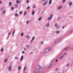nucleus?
I'll return each instance as SVG.
<instances>
[{"label": "nucleus", "instance_id": "obj_1", "mask_svg": "<svg viewBox=\"0 0 73 73\" xmlns=\"http://www.w3.org/2000/svg\"><path fill=\"white\" fill-rule=\"evenodd\" d=\"M62 39L61 38H59L57 40H56V41L55 42V44H57V43H58L60 41H61Z\"/></svg>", "mask_w": 73, "mask_h": 73}, {"label": "nucleus", "instance_id": "obj_2", "mask_svg": "<svg viewBox=\"0 0 73 73\" xmlns=\"http://www.w3.org/2000/svg\"><path fill=\"white\" fill-rule=\"evenodd\" d=\"M50 50V47H47V48L45 50L44 53H48V51Z\"/></svg>", "mask_w": 73, "mask_h": 73}, {"label": "nucleus", "instance_id": "obj_3", "mask_svg": "<svg viewBox=\"0 0 73 73\" xmlns=\"http://www.w3.org/2000/svg\"><path fill=\"white\" fill-rule=\"evenodd\" d=\"M36 69H40L41 66H40L37 65L36 66Z\"/></svg>", "mask_w": 73, "mask_h": 73}, {"label": "nucleus", "instance_id": "obj_4", "mask_svg": "<svg viewBox=\"0 0 73 73\" xmlns=\"http://www.w3.org/2000/svg\"><path fill=\"white\" fill-rule=\"evenodd\" d=\"M12 70V65H10L8 68V70L9 71H11Z\"/></svg>", "mask_w": 73, "mask_h": 73}, {"label": "nucleus", "instance_id": "obj_5", "mask_svg": "<svg viewBox=\"0 0 73 73\" xmlns=\"http://www.w3.org/2000/svg\"><path fill=\"white\" fill-rule=\"evenodd\" d=\"M50 17L48 18V20H50L51 19H52V17H53V15H50Z\"/></svg>", "mask_w": 73, "mask_h": 73}, {"label": "nucleus", "instance_id": "obj_6", "mask_svg": "<svg viewBox=\"0 0 73 73\" xmlns=\"http://www.w3.org/2000/svg\"><path fill=\"white\" fill-rule=\"evenodd\" d=\"M64 56V55H62L59 58V60H61L63 57Z\"/></svg>", "mask_w": 73, "mask_h": 73}, {"label": "nucleus", "instance_id": "obj_7", "mask_svg": "<svg viewBox=\"0 0 73 73\" xmlns=\"http://www.w3.org/2000/svg\"><path fill=\"white\" fill-rule=\"evenodd\" d=\"M69 47H66L64 49V50H68V49H69Z\"/></svg>", "mask_w": 73, "mask_h": 73}, {"label": "nucleus", "instance_id": "obj_8", "mask_svg": "<svg viewBox=\"0 0 73 73\" xmlns=\"http://www.w3.org/2000/svg\"><path fill=\"white\" fill-rule=\"evenodd\" d=\"M23 57H24V56H22L20 59L21 61H23Z\"/></svg>", "mask_w": 73, "mask_h": 73}, {"label": "nucleus", "instance_id": "obj_9", "mask_svg": "<svg viewBox=\"0 0 73 73\" xmlns=\"http://www.w3.org/2000/svg\"><path fill=\"white\" fill-rule=\"evenodd\" d=\"M68 4L69 6H71V5H72V3L71 2H69Z\"/></svg>", "mask_w": 73, "mask_h": 73}, {"label": "nucleus", "instance_id": "obj_10", "mask_svg": "<svg viewBox=\"0 0 73 73\" xmlns=\"http://www.w3.org/2000/svg\"><path fill=\"white\" fill-rule=\"evenodd\" d=\"M62 8V6H60L58 7L57 9H60Z\"/></svg>", "mask_w": 73, "mask_h": 73}, {"label": "nucleus", "instance_id": "obj_11", "mask_svg": "<svg viewBox=\"0 0 73 73\" xmlns=\"http://www.w3.org/2000/svg\"><path fill=\"white\" fill-rule=\"evenodd\" d=\"M46 26V27H49V23H47Z\"/></svg>", "mask_w": 73, "mask_h": 73}, {"label": "nucleus", "instance_id": "obj_12", "mask_svg": "<svg viewBox=\"0 0 73 73\" xmlns=\"http://www.w3.org/2000/svg\"><path fill=\"white\" fill-rule=\"evenodd\" d=\"M9 7H11V6L12 5V3L11 2H9Z\"/></svg>", "mask_w": 73, "mask_h": 73}, {"label": "nucleus", "instance_id": "obj_13", "mask_svg": "<svg viewBox=\"0 0 73 73\" xmlns=\"http://www.w3.org/2000/svg\"><path fill=\"white\" fill-rule=\"evenodd\" d=\"M20 1L18 0H17L16 1V3L17 4H19V3H20Z\"/></svg>", "mask_w": 73, "mask_h": 73}, {"label": "nucleus", "instance_id": "obj_14", "mask_svg": "<svg viewBox=\"0 0 73 73\" xmlns=\"http://www.w3.org/2000/svg\"><path fill=\"white\" fill-rule=\"evenodd\" d=\"M51 67H52V65H51V64H50L48 66V68H50Z\"/></svg>", "mask_w": 73, "mask_h": 73}, {"label": "nucleus", "instance_id": "obj_15", "mask_svg": "<svg viewBox=\"0 0 73 73\" xmlns=\"http://www.w3.org/2000/svg\"><path fill=\"white\" fill-rule=\"evenodd\" d=\"M55 27H56V28H57V27H58V24L55 23L54 25Z\"/></svg>", "mask_w": 73, "mask_h": 73}, {"label": "nucleus", "instance_id": "obj_16", "mask_svg": "<svg viewBox=\"0 0 73 73\" xmlns=\"http://www.w3.org/2000/svg\"><path fill=\"white\" fill-rule=\"evenodd\" d=\"M34 39H35V37H33L31 40V42H32V41Z\"/></svg>", "mask_w": 73, "mask_h": 73}, {"label": "nucleus", "instance_id": "obj_17", "mask_svg": "<svg viewBox=\"0 0 73 73\" xmlns=\"http://www.w3.org/2000/svg\"><path fill=\"white\" fill-rule=\"evenodd\" d=\"M5 13V11H3L2 12V14H3V15H4Z\"/></svg>", "mask_w": 73, "mask_h": 73}, {"label": "nucleus", "instance_id": "obj_18", "mask_svg": "<svg viewBox=\"0 0 73 73\" xmlns=\"http://www.w3.org/2000/svg\"><path fill=\"white\" fill-rule=\"evenodd\" d=\"M7 58L5 59L4 60L5 62H7Z\"/></svg>", "mask_w": 73, "mask_h": 73}, {"label": "nucleus", "instance_id": "obj_19", "mask_svg": "<svg viewBox=\"0 0 73 73\" xmlns=\"http://www.w3.org/2000/svg\"><path fill=\"white\" fill-rule=\"evenodd\" d=\"M41 17H40V18H39V19H38V21H40L41 20Z\"/></svg>", "mask_w": 73, "mask_h": 73}, {"label": "nucleus", "instance_id": "obj_20", "mask_svg": "<svg viewBox=\"0 0 73 73\" xmlns=\"http://www.w3.org/2000/svg\"><path fill=\"white\" fill-rule=\"evenodd\" d=\"M25 69H26V66H25V68H24V69L23 70V72H25Z\"/></svg>", "mask_w": 73, "mask_h": 73}, {"label": "nucleus", "instance_id": "obj_21", "mask_svg": "<svg viewBox=\"0 0 73 73\" xmlns=\"http://www.w3.org/2000/svg\"><path fill=\"white\" fill-rule=\"evenodd\" d=\"M38 73H42L41 71H39L38 72Z\"/></svg>", "mask_w": 73, "mask_h": 73}, {"label": "nucleus", "instance_id": "obj_22", "mask_svg": "<svg viewBox=\"0 0 73 73\" xmlns=\"http://www.w3.org/2000/svg\"><path fill=\"white\" fill-rule=\"evenodd\" d=\"M15 17H17V16H18V14L17 13L15 14Z\"/></svg>", "mask_w": 73, "mask_h": 73}, {"label": "nucleus", "instance_id": "obj_23", "mask_svg": "<svg viewBox=\"0 0 73 73\" xmlns=\"http://www.w3.org/2000/svg\"><path fill=\"white\" fill-rule=\"evenodd\" d=\"M52 0H50L49 2V4H51V3H52Z\"/></svg>", "mask_w": 73, "mask_h": 73}, {"label": "nucleus", "instance_id": "obj_24", "mask_svg": "<svg viewBox=\"0 0 73 73\" xmlns=\"http://www.w3.org/2000/svg\"><path fill=\"white\" fill-rule=\"evenodd\" d=\"M46 4V2H44L43 4V5H45Z\"/></svg>", "mask_w": 73, "mask_h": 73}, {"label": "nucleus", "instance_id": "obj_25", "mask_svg": "<svg viewBox=\"0 0 73 73\" xmlns=\"http://www.w3.org/2000/svg\"><path fill=\"white\" fill-rule=\"evenodd\" d=\"M18 70H20V69H21V67H19L18 68Z\"/></svg>", "mask_w": 73, "mask_h": 73}, {"label": "nucleus", "instance_id": "obj_26", "mask_svg": "<svg viewBox=\"0 0 73 73\" xmlns=\"http://www.w3.org/2000/svg\"><path fill=\"white\" fill-rule=\"evenodd\" d=\"M69 63H68L67 64V65L66 66V67H67V68H68V66H69Z\"/></svg>", "mask_w": 73, "mask_h": 73}, {"label": "nucleus", "instance_id": "obj_27", "mask_svg": "<svg viewBox=\"0 0 73 73\" xmlns=\"http://www.w3.org/2000/svg\"><path fill=\"white\" fill-rule=\"evenodd\" d=\"M32 15H33L35 13H34V11H32Z\"/></svg>", "mask_w": 73, "mask_h": 73}, {"label": "nucleus", "instance_id": "obj_28", "mask_svg": "<svg viewBox=\"0 0 73 73\" xmlns=\"http://www.w3.org/2000/svg\"><path fill=\"white\" fill-rule=\"evenodd\" d=\"M60 33V31H56V33Z\"/></svg>", "mask_w": 73, "mask_h": 73}, {"label": "nucleus", "instance_id": "obj_29", "mask_svg": "<svg viewBox=\"0 0 73 73\" xmlns=\"http://www.w3.org/2000/svg\"><path fill=\"white\" fill-rule=\"evenodd\" d=\"M29 8H30V7L29 6L27 8V10H28V9H29Z\"/></svg>", "mask_w": 73, "mask_h": 73}, {"label": "nucleus", "instance_id": "obj_30", "mask_svg": "<svg viewBox=\"0 0 73 73\" xmlns=\"http://www.w3.org/2000/svg\"><path fill=\"white\" fill-rule=\"evenodd\" d=\"M22 13H23V12H22V11H20L19 13H20V15H21V14H22Z\"/></svg>", "mask_w": 73, "mask_h": 73}, {"label": "nucleus", "instance_id": "obj_31", "mask_svg": "<svg viewBox=\"0 0 73 73\" xmlns=\"http://www.w3.org/2000/svg\"><path fill=\"white\" fill-rule=\"evenodd\" d=\"M11 32H9L8 33V35H10V34H11Z\"/></svg>", "mask_w": 73, "mask_h": 73}, {"label": "nucleus", "instance_id": "obj_32", "mask_svg": "<svg viewBox=\"0 0 73 73\" xmlns=\"http://www.w3.org/2000/svg\"><path fill=\"white\" fill-rule=\"evenodd\" d=\"M15 60H17L18 58L17 57H15Z\"/></svg>", "mask_w": 73, "mask_h": 73}, {"label": "nucleus", "instance_id": "obj_33", "mask_svg": "<svg viewBox=\"0 0 73 73\" xmlns=\"http://www.w3.org/2000/svg\"><path fill=\"white\" fill-rule=\"evenodd\" d=\"M13 9H14V8H13V7H12L11 8V10H13Z\"/></svg>", "mask_w": 73, "mask_h": 73}, {"label": "nucleus", "instance_id": "obj_34", "mask_svg": "<svg viewBox=\"0 0 73 73\" xmlns=\"http://www.w3.org/2000/svg\"><path fill=\"white\" fill-rule=\"evenodd\" d=\"M26 13H27L26 11H25V13H24V16H25V14H26Z\"/></svg>", "mask_w": 73, "mask_h": 73}, {"label": "nucleus", "instance_id": "obj_35", "mask_svg": "<svg viewBox=\"0 0 73 73\" xmlns=\"http://www.w3.org/2000/svg\"><path fill=\"white\" fill-rule=\"evenodd\" d=\"M58 61V59H56V60H55V62H57V61Z\"/></svg>", "mask_w": 73, "mask_h": 73}, {"label": "nucleus", "instance_id": "obj_36", "mask_svg": "<svg viewBox=\"0 0 73 73\" xmlns=\"http://www.w3.org/2000/svg\"><path fill=\"white\" fill-rule=\"evenodd\" d=\"M64 56H66V53L65 52L64 53Z\"/></svg>", "mask_w": 73, "mask_h": 73}, {"label": "nucleus", "instance_id": "obj_37", "mask_svg": "<svg viewBox=\"0 0 73 73\" xmlns=\"http://www.w3.org/2000/svg\"><path fill=\"white\" fill-rule=\"evenodd\" d=\"M65 1H66V0H62V1H63V3H64V2H65Z\"/></svg>", "mask_w": 73, "mask_h": 73}, {"label": "nucleus", "instance_id": "obj_38", "mask_svg": "<svg viewBox=\"0 0 73 73\" xmlns=\"http://www.w3.org/2000/svg\"><path fill=\"white\" fill-rule=\"evenodd\" d=\"M23 33H21V36H23Z\"/></svg>", "mask_w": 73, "mask_h": 73}, {"label": "nucleus", "instance_id": "obj_39", "mask_svg": "<svg viewBox=\"0 0 73 73\" xmlns=\"http://www.w3.org/2000/svg\"><path fill=\"white\" fill-rule=\"evenodd\" d=\"M72 33V31H70L68 33Z\"/></svg>", "mask_w": 73, "mask_h": 73}, {"label": "nucleus", "instance_id": "obj_40", "mask_svg": "<svg viewBox=\"0 0 73 73\" xmlns=\"http://www.w3.org/2000/svg\"><path fill=\"white\" fill-rule=\"evenodd\" d=\"M27 3L28 4V3H29V1L28 0L27 1Z\"/></svg>", "mask_w": 73, "mask_h": 73}, {"label": "nucleus", "instance_id": "obj_41", "mask_svg": "<svg viewBox=\"0 0 73 73\" xmlns=\"http://www.w3.org/2000/svg\"><path fill=\"white\" fill-rule=\"evenodd\" d=\"M0 4H2V1H0Z\"/></svg>", "mask_w": 73, "mask_h": 73}, {"label": "nucleus", "instance_id": "obj_42", "mask_svg": "<svg viewBox=\"0 0 73 73\" xmlns=\"http://www.w3.org/2000/svg\"><path fill=\"white\" fill-rule=\"evenodd\" d=\"M3 48H2V49L1 50V51H3Z\"/></svg>", "mask_w": 73, "mask_h": 73}, {"label": "nucleus", "instance_id": "obj_43", "mask_svg": "<svg viewBox=\"0 0 73 73\" xmlns=\"http://www.w3.org/2000/svg\"><path fill=\"white\" fill-rule=\"evenodd\" d=\"M15 31L14 30V31H13V34H14V33H15Z\"/></svg>", "mask_w": 73, "mask_h": 73}, {"label": "nucleus", "instance_id": "obj_44", "mask_svg": "<svg viewBox=\"0 0 73 73\" xmlns=\"http://www.w3.org/2000/svg\"><path fill=\"white\" fill-rule=\"evenodd\" d=\"M64 27H65L64 26H63L62 27V29H64Z\"/></svg>", "mask_w": 73, "mask_h": 73}, {"label": "nucleus", "instance_id": "obj_45", "mask_svg": "<svg viewBox=\"0 0 73 73\" xmlns=\"http://www.w3.org/2000/svg\"><path fill=\"white\" fill-rule=\"evenodd\" d=\"M28 23H29V21H27V24H28Z\"/></svg>", "mask_w": 73, "mask_h": 73}, {"label": "nucleus", "instance_id": "obj_46", "mask_svg": "<svg viewBox=\"0 0 73 73\" xmlns=\"http://www.w3.org/2000/svg\"><path fill=\"white\" fill-rule=\"evenodd\" d=\"M22 53H23V54H24V51H23L22 52Z\"/></svg>", "mask_w": 73, "mask_h": 73}, {"label": "nucleus", "instance_id": "obj_47", "mask_svg": "<svg viewBox=\"0 0 73 73\" xmlns=\"http://www.w3.org/2000/svg\"><path fill=\"white\" fill-rule=\"evenodd\" d=\"M58 70V68L55 69V70Z\"/></svg>", "mask_w": 73, "mask_h": 73}, {"label": "nucleus", "instance_id": "obj_48", "mask_svg": "<svg viewBox=\"0 0 73 73\" xmlns=\"http://www.w3.org/2000/svg\"><path fill=\"white\" fill-rule=\"evenodd\" d=\"M41 44H43V42H41Z\"/></svg>", "mask_w": 73, "mask_h": 73}, {"label": "nucleus", "instance_id": "obj_49", "mask_svg": "<svg viewBox=\"0 0 73 73\" xmlns=\"http://www.w3.org/2000/svg\"><path fill=\"white\" fill-rule=\"evenodd\" d=\"M33 8H35V6H33Z\"/></svg>", "mask_w": 73, "mask_h": 73}, {"label": "nucleus", "instance_id": "obj_50", "mask_svg": "<svg viewBox=\"0 0 73 73\" xmlns=\"http://www.w3.org/2000/svg\"><path fill=\"white\" fill-rule=\"evenodd\" d=\"M32 53H33V52H31V54H32Z\"/></svg>", "mask_w": 73, "mask_h": 73}, {"label": "nucleus", "instance_id": "obj_51", "mask_svg": "<svg viewBox=\"0 0 73 73\" xmlns=\"http://www.w3.org/2000/svg\"><path fill=\"white\" fill-rule=\"evenodd\" d=\"M24 49L25 50H27V49L26 48H25Z\"/></svg>", "mask_w": 73, "mask_h": 73}, {"label": "nucleus", "instance_id": "obj_52", "mask_svg": "<svg viewBox=\"0 0 73 73\" xmlns=\"http://www.w3.org/2000/svg\"><path fill=\"white\" fill-rule=\"evenodd\" d=\"M27 38H29V37H27Z\"/></svg>", "mask_w": 73, "mask_h": 73}, {"label": "nucleus", "instance_id": "obj_53", "mask_svg": "<svg viewBox=\"0 0 73 73\" xmlns=\"http://www.w3.org/2000/svg\"><path fill=\"white\" fill-rule=\"evenodd\" d=\"M42 1H44L45 0H42Z\"/></svg>", "mask_w": 73, "mask_h": 73}, {"label": "nucleus", "instance_id": "obj_54", "mask_svg": "<svg viewBox=\"0 0 73 73\" xmlns=\"http://www.w3.org/2000/svg\"><path fill=\"white\" fill-rule=\"evenodd\" d=\"M17 12V11H16V12Z\"/></svg>", "mask_w": 73, "mask_h": 73}, {"label": "nucleus", "instance_id": "obj_55", "mask_svg": "<svg viewBox=\"0 0 73 73\" xmlns=\"http://www.w3.org/2000/svg\"><path fill=\"white\" fill-rule=\"evenodd\" d=\"M23 73H26V72H24Z\"/></svg>", "mask_w": 73, "mask_h": 73}, {"label": "nucleus", "instance_id": "obj_56", "mask_svg": "<svg viewBox=\"0 0 73 73\" xmlns=\"http://www.w3.org/2000/svg\"><path fill=\"white\" fill-rule=\"evenodd\" d=\"M71 49H72L73 50V48H71Z\"/></svg>", "mask_w": 73, "mask_h": 73}, {"label": "nucleus", "instance_id": "obj_57", "mask_svg": "<svg viewBox=\"0 0 73 73\" xmlns=\"http://www.w3.org/2000/svg\"><path fill=\"white\" fill-rule=\"evenodd\" d=\"M27 46H28L27 45Z\"/></svg>", "mask_w": 73, "mask_h": 73}]
</instances>
